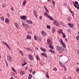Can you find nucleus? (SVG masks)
Instances as JSON below:
<instances>
[{"label": "nucleus", "mask_w": 79, "mask_h": 79, "mask_svg": "<svg viewBox=\"0 0 79 79\" xmlns=\"http://www.w3.org/2000/svg\"><path fill=\"white\" fill-rule=\"evenodd\" d=\"M11 69L13 70V71H14V72H15V73H16V70H15V69L13 68V67H12Z\"/></svg>", "instance_id": "36"}, {"label": "nucleus", "mask_w": 79, "mask_h": 79, "mask_svg": "<svg viewBox=\"0 0 79 79\" xmlns=\"http://www.w3.org/2000/svg\"><path fill=\"white\" fill-rule=\"evenodd\" d=\"M65 40H66V42H68V39H67V38H65Z\"/></svg>", "instance_id": "58"}, {"label": "nucleus", "mask_w": 79, "mask_h": 79, "mask_svg": "<svg viewBox=\"0 0 79 79\" xmlns=\"http://www.w3.org/2000/svg\"><path fill=\"white\" fill-rule=\"evenodd\" d=\"M56 48L58 51H59V52L60 53H61V47H60L58 46H56Z\"/></svg>", "instance_id": "5"}, {"label": "nucleus", "mask_w": 79, "mask_h": 79, "mask_svg": "<svg viewBox=\"0 0 79 79\" xmlns=\"http://www.w3.org/2000/svg\"><path fill=\"white\" fill-rule=\"evenodd\" d=\"M69 11L72 14H73V15H72V16H73V18H74V13H73V12L71 11V10L70 9H69Z\"/></svg>", "instance_id": "22"}, {"label": "nucleus", "mask_w": 79, "mask_h": 79, "mask_svg": "<svg viewBox=\"0 0 79 79\" xmlns=\"http://www.w3.org/2000/svg\"><path fill=\"white\" fill-rule=\"evenodd\" d=\"M77 53L79 55V49L77 51Z\"/></svg>", "instance_id": "59"}, {"label": "nucleus", "mask_w": 79, "mask_h": 79, "mask_svg": "<svg viewBox=\"0 0 79 79\" xmlns=\"http://www.w3.org/2000/svg\"><path fill=\"white\" fill-rule=\"evenodd\" d=\"M73 6H74V7H75V8H77L78 9V10L79 9V6H76V5L75 4H74Z\"/></svg>", "instance_id": "28"}, {"label": "nucleus", "mask_w": 79, "mask_h": 79, "mask_svg": "<svg viewBox=\"0 0 79 79\" xmlns=\"http://www.w3.org/2000/svg\"><path fill=\"white\" fill-rule=\"evenodd\" d=\"M26 1L24 0L23 1V5H25V4H26Z\"/></svg>", "instance_id": "40"}, {"label": "nucleus", "mask_w": 79, "mask_h": 79, "mask_svg": "<svg viewBox=\"0 0 79 79\" xmlns=\"http://www.w3.org/2000/svg\"><path fill=\"white\" fill-rule=\"evenodd\" d=\"M77 26L79 28V24H78Z\"/></svg>", "instance_id": "64"}, {"label": "nucleus", "mask_w": 79, "mask_h": 79, "mask_svg": "<svg viewBox=\"0 0 79 79\" xmlns=\"http://www.w3.org/2000/svg\"><path fill=\"white\" fill-rule=\"evenodd\" d=\"M20 19H22L23 20H26L27 19V17L26 16L23 15V16H21L20 17Z\"/></svg>", "instance_id": "6"}, {"label": "nucleus", "mask_w": 79, "mask_h": 79, "mask_svg": "<svg viewBox=\"0 0 79 79\" xmlns=\"http://www.w3.org/2000/svg\"><path fill=\"white\" fill-rule=\"evenodd\" d=\"M28 57L29 58V59L31 60H32L33 59V56H32L31 54L28 55Z\"/></svg>", "instance_id": "9"}, {"label": "nucleus", "mask_w": 79, "mask_h": 79, "mask_svg": "<svg viewBox=\"0 0 79 79\" xmlns=\"http://www.w3.org/2000/svg\"><path fill=\"white\" fill-rule=\"evenodd\" d=\"M10 9H11V11H13V10H14V8L13 7H11Z\"/></svg>", "instance_id": "52"}, {"label": "nucleus", "mask_w": 79, "mask_h": 79, "mask_svg": "<svg viewBox=\"0 0 79 79\" xmlns=\"http://www.w3.org/2000/svg\"><path fill=\"white\" fill-rule=\"evenodd\" d=\"M76 39L77 40H79V36H77L76 37Z\"/></svg>", "instance_id": "47"}, {"label": "nucleus", "mask_w": 79, "mask_h": 79, "mask_svg": "<svg viewBox=\"0 0 79 79\" xmlns=\"http://www.w3.org/2000/svg\"><path fill=\"white\" fill-rule=\"evenodd\" d=\"M44 15L45 16H47V18H48V16H49V15H48L47 13H45L44 14Z\"/></svg>", "instance_id": "27"}, {"label": "nucleus", "mask_w": 79, "mask_h": 79, "mask_svg": "<svg viewBox=\"0 0 79 79\" xmlns=\"http://www.w3.org/2000/svg\"><path fill=\"white\" fill-rule=\"evenodd\" d=\"M27 25V24H25L24 23H22V25L23 27H26Z\"/></svg>", "instance_id": "30"}, {"label": "nucleus", "mask_w": 79, "mask_h": 79, "mask_svg": "<svg viewBox=\"0 0 79 79\" xmlns=\"http://www.w3.org/2000/svg\"><path fill=\"white\" fill-rule=\"evenodd\" d=\"M28 34H32V32L31 30H28L27 31Z\"/></svg>", "instance_id": "17"}, {"label": "nucleus", "mask_w": 79, "mask_h": 79, "mask_svg": "<svg viewBox=\"0 0 79 79\" xmlns=\"http://www.w3.org/2000/svg\"><path fill=\"white\" fill-rule=\"evenodd\" d=\"M3 43L4 44H5V45L9 49V50H11V48H10V46H9V45L6 43L4 41H3Z\"/></svg>", "instance_id": "7"}, {"label": "nucleus", "mask_w": 79, "mask_h": 79, "mask_svg": "<svg viewBox=\"0 0 79 79\" xmlns=\"http://www.w3.org/2000/svg\"><path fill=\"white\" fill-rule=\"evenodd\" d=\"M52 3L53 5H54V6H55V2H54V1H53V0H52Z\"/></svg>", "instance_id": "37"}, {"label": "nucleus", "mask_w": 79, "mask_h": 79, "mask_svg": "<svg viewBox=\"0 0 79 79\" xmlns=\"http://www.w3.org/2000/svg\"><path fill=\"white\" fill-rule=\"evenodd\" d=\"M15 25L16 28H18V29H19L20 28V27H19V26L17 23H15Z\"/></svg>", "instance_id": "10"}, {"label": "nucleus", "mask_w": 79, "mask_h": 79, "mask_svg": "<svg viewBox=\"0 0 79 79\" xmlns=\"http://www.w3.org/2000/svg\"><path fill=\"white\" fill-rule=\"evenodd\" d=\"M34 39L35 40H37V37H36V36L35 35L34 36Z\"/></svg>", "instance_id": "51"}, {"label": "nucleus", "mask_w": 79, "mask_h": 79, "mask_svg": "<svg viewBox=\"0 0 79 79\" xmlns=\"http://www.w3.org/2000/svg\"><path fill=\"white\" fill-rule=\"evenodd\" d=\"M72 19V18H71V17H69L67 18V19L68 21H71Z\"/></svg>", "instance_id": "18"}, {"label": "nucleus", "mask_w": 79, "mask_h": 79, "mask_svg": "<svg viewBox=\"0 0 79 79\" xmlns=\"http://www.w3.org/2000/svg\"><path fill=\"white\" fill-rule=\"evenodd\" d=\"M41 55L44 57H45V58H47V55L45 53L42 52L41 53Z\"/></svg>", "instance_id": "11"}, {"label": "nucleus", "mask_w": 79, "mask_h": 79, "mask_svg": "<svg viewBox=\"0 0 79 79\" xmlns=\"http://www.w3.org/2000/svg\"><path fill=\"white\" fill-rule=\"evenodd\" d=\"M9 21V19L8 18H6L5 19V22L6 23H8Z\"/></svg>", "instance_id": "21"}, {"label": "nucleus", "mask_w": 79, "mask_h": 79, "mask_svg": "<svg viewBox=\"0 0 79 79\" xmlns=\"http://www.w3.org/2000/svg\"><path fill=\"white\" fill-rule=\"evenodd\" d=\"M20 52L21 53V55H22L23 56H24V54L23 53V52H22L21 51H20Z\"/></svg>", "instance_id": "39"}, {"label": "nucleus", "mask_w": 79, "mask_h": 79, "mask_svg": "<svg viewBox=\"0 0 79 79\" xmlns=\"http://www.w3.org/2000/svg\"><path fill=\"white\" fill-rule=\"evenodd\" d=\"M47 41L48 44L49 45V48H50L52 49H53V46H52V42L49 39L47 40Z\"/></svg>", "instance_id": "2"}, {"label": "nucleus", "mask_w": 79, "mask_h": 79, "mask_svg": "<svg viewBox=\"0 0 79 79\" xmlns=\"http://www.w3.org/2000/svg\"><path fill=\"white\" fill-rule=\"evenodd\" d=\"M52 31H53L52 32L53 33H54V32H55V29L54 27H52Z\"/></svg>", "instance_id": "34"}, {"label": "nucleus", "mask_w": 79, "mask_h": 79, "mask_svg": "<svg viewBox=\"0 0 79 79\" xmlns=\"http://www.w3.org/2000/svg\"><path fill=\"white\" fill-rule=\"evenodd\" d=\"M33 14H34L35 16L36 17V18H37V12L34 10L33 11Z\"/></svg>", "instance_id": "15"}, {"label": "nucleus", "mask_w": 79, "mask_h": 79, "mask_svg": "<svg viewBox=\"0 0 79 79\" xmlns=\"http://www.w3.org/2000/svg\"><path fill=\"white\" fill-rule=\"evenodd\" d=\"M60 42L63 47H66V44H65L64 43V42H63V40H60Z\"/></svg>", "instance_id": "8"}, {"label": "nucleus", "mask_w": 79, "mask_h": 79, "mask_svg": "<svg viewBox=\"0 0 79 79\" xmlns=\"http://www.w3.org/2000/svg\"><path fill=\"white\" fill-rule=\"evenodd\" d=\"M32 74H29L28 75V79H31L32 78Z\"/></svg>", "instance_id": "20"}, {"label": "nucleus", "mask_w": 79, "mask_h": 79, "mask_svg": "<svg viewBox=\"0 0 79 79\" xmlns=\"http://www.w3.org/2000/svg\"><path fill=\"white\" fill-rule=\"evenodd\" d=\"M33 74H34L35 73V71H33L32 72V73Z\"/></svg>", "instance_id": "53"}, {"label": "nucleus", "mask_w": 79, "mask_h": 79, "mask_svg": "<svg viewBox=\"0 0 79 79\" xmlns=\"http://www.w3.org/2000/svg\"><path fill=\"white\" fill-rule=\"evenodd\" d=\"M41 34L43 35H44V36H45L46 35H47V34L44 31H41Z\"/></svg>", "instance_id": "12"}, {"label": "nucleus", "mask_w": 79, "mask_h": 79, "mask_svg": "<svg viewBox=\"0 0 79 79\" xmlns=\"http://www.w3.org/2000/svg\"><path fill=\"white\" fill-rule=\"evenodd\" d=\"M7 15L8 17H9V16H10V15L9 14H7Z\"/></svg>", "instance_id": "61"}, {"label": "nucleus", "mask_w": 79, "mask_h": 79, "mask_svg": "<svg viewBox=\"0 0 79 79\" xmlns=\"http://www.w3.org/2000/svg\"><path fill=\"white\" fill-rule=\"evenodd\" d=\"M24 49H27V50H28V51H30V52H31V51H32V50H31V49L29 48H24Z\"/></svg>", "instance_id": "26"}, {"label": "nucleus", "mask_w": 79, "mask_h": 79, "mask_svg": "<svg viewBox=\"0 0 79 79\" xmlns=\"http://www.w3.org/2000/svg\"><path fill=\"white\" fill-rule=\"evenodd\" d=\"M71 77H70V76H69L68 77V79H71Z\"/></svg>", "instance_id": "56"}, {"label": "nucleus", "mask_w": 79, "mask_h": 79, "mask_svg": "<svg viewBox=\"0 0 79 79\" xmlns=\"http://www.w3.org/2000/svg\"><path fill=\"white\" fill-rule=\"evenodd\" d=\"M72 3H73V4H75V5H78V6H79V3H78L77 1H75V2H73Z\"/></svg>", "instance_id": "13"}, {"label": "nucleus", "mask_w": 79, "mask_h": 79, "mask_svg": "<svg viewBox=\"0 0 79 79\" xmlns=\"http://www.w3.org/2000/svg\"><path fill=\"white\" fill-rule=\"evenodd\" d=\"M35 49H37V50H39V48L37 47H36L35 48Z\"/></svg>", "instance_id": "63"}, {"label": "nucleus", "mask_w": 79, "mask_h": 79, "mask_svg": "<svg viewBox=\"0 0 79 79\" xmlns=\"http://www.w3.org/2000/svg\"><path fill=\"white\" fill-rule=\"evenodd\" d=\"M36 60H38V61H40V58H39V56L38 55H37L36 56Z\"/></svg>", "instance_id": "32"}, {"label": "nucleus", "mask_w": 79, "mask_h": 79, "mask_svg": "<svg viewBox=\"0 0 79 79\" xmlns=\"http://www.w3.org/2000/svg\"><path fill=\"white\" fill-rule=\"evenodd\" d=\"M64 71H66L67 69H66V67L65 68H64Z\"/></svg>", "instance_id": "62"}, {"label": "nucleus", "mask_w": 79, "mask_h": 79, "mask_svg": "<svg viewBox=\"0 0 79 79\" xmlns=\"http://www.w3.org/2000/svg\"><path fill=\"white\" fill-rule=\"evenodd\" d=\"M50 52H51V53H55V52L53 51V50H50Z\"/></svg>", "instance_id": "49"}, {"label": "nucleus", "mask_w": 79, "mask_h": 79, "mask_svg": "<svg viewBox=\"0 0 79 79\" xmlns=\"http://www.w3.org/2000/svg\"><path fill=\"white\" fill-rule=\"evenodd\" d=\"M42 51H43V52H46L47 51V50L44 49H42Z\"/></svg>", "instance_id": "46"}, {"label": "nucleus", "mask_w": 79, "mask_h": 79, "mask_svg": "<svg viewBox=\"0 0 79 79\" xmlns=\"http://www.w3.org/2000/svg\"><path fill=\"white\" fill-rule=\"evenodd\" d=\"M37 40L38 42H40V41H41V38L40 37L37 38Z\"/></svg>", "instance_id": "29"}, {"label": "nucleus", "mask_w": 79, "mask_h": 79, "mask_svg": "<svg viewBox=\"0 0 79 79\" xmlns=\"http://www.w3.org/2000/svg\"><path fill=\"white\" fill-rule=\"evenodd\" d=\"M7 60L8 61H9V62H11V61H13V59L10 56H7Z\"/></svg>", "instance_id": "4"}, {"label": "nucleus", "mask_w": 79, "mask_h": 79, "mask_svg": "<svg viewBox=\"0 0 79 79\" xmlns=\"http://www.w3.org/2000/svg\"><path fill=\"white\" fill-rule=\"evenodd\" d=\"M20 74L21 75H23V74H25V73L23 71H21L20 72Z\"/></svg>", "instance_id": "25"}, {"label": "nucleus", "mask_w": 79, "mask_h": 79, "mask_svg": "<svg viewBox=\"0 0 79 79\" xmlns=\"http://www.w3.org/2000/svg\"><path fill=\"white\" fill-rule=\"evenodd\" d=\"M27 39H31V36L29 35H28L27 36Z\"/></svg>", "instance_id": "24"}, {"label": "nucleus", "mask_w": 79, "mask_h": 79, "mask_svg": "<svg viewBox=\"0 0 79 79\" xmlns=\"http://www.w3.org/2000/svg\"><path fill=\"white\" fill-rule=\"evenodd\" d=\"M59 64H60V66H62L63 65L62 63H61L60 62H59Z\"/></svg>", "instance_id": "48"}, {"label": "nucleus", "mask_w": 79, "mask_h": 79, "mask_svg": "<svg viewBox=\"0 0 79 79\" xmlns=\"http://www.w3.org/2000/svg\"><path fill=\"white\" fill-rule=\"evenodd\" d=\"M53 70L55 71H57V69L56 68H54L53 69Z\"/></svg>", "instance_id": "45"}, {"label": "nucleus", "mask_w": 79, "mask_h": 79, "mask_svg": "<svg viewBox=\"0 0 79 79\" xmlns=\"http://www.w3.org/2000/svg\"><path fill=\"white\" fill-rule=\"evenodd\" d=\"M66 46H65V47L63 46V47H61V51H64L66 48Z\"/></svg>", "instance_id": "14"}, {"label": "nucleus", "mask_w": 79, "mask_h": 79, "mask_svg": "<svg viewBox=\"0 0 79 79\" xmlns=\"http://www.w3.org/2000/svg\"><path fill=\"white\" fill-rule=\"evenodd\" d=\"M0 19L2 21H3L4 20V17H0Z\"/></svg>", "instance_id": "35"}, {"label": "nucleus", "mask_w": 79, "mask_h": 79, "mask_svg": "<svg viewBox=\"0 0 79 79\" xmlns=\"http://www.w3.org/2000/svg\"><path fill=\"white\" fill-rule=\"evenodd\" d=\"M44 8L45 9V11H46L47 12H48L49 11L47 9V8H46V6H44Z\"/></svg>", "instance_id": "23"}, {"label": "nucleus", "mask_w": 79, "mask_h": 79, "mask_svg": "<svg viewBox=\"0 0 79 79\" xmlns=\"http://www.w3.org/2000/svg\"><path fill=\"white\" fill-rule=\"evenodd\" d=\"M62 66L64 68H66V67L64 65H63Z\"/></svg>", "instance_id": "57"}, {"label": "nucleus", "mask_w": 79, "mask_h": 79, "mask_svg": "<svg viewBox=\"0 0 79 79\" xmlns=\"http://www.w3.org/2000/svg\"><path fill=\"white\" fill-rule=\"evenodd\" d=\"M48 18H49V19L51 21H53V23L56 26H59V23H58L57 21L56 20H54V19H53V18L52 17L50 16H48Z\"/></svg>", "instance_id": "1"}, {"label": "nucleus", "mask_w": 79, "mask_h": 79, "mask_svg": "<svg viewBox=\"0 0 79 79\" xmlns=\"http://www.w3.org/2000/svg\"><path fill=\"white\" fill-rule=\"evenodd\" d=\"M11 76H14L15 75V73L13 72H11Z\"/></svg>", "instance_id": "42"}, {"label": "nucleus", "mask_w": 79, "mask_h": 79, "mask_svg": "<svg viewBox=\"0 0 79 79\" xmlns=\"http://www.w3.org/2000/svg\"><path fill=\"white\" fill-rule=\"evenodd\" d=\"M29 71L30 72V73L31 72H32V69H29Z\"/></svg>", "instance_id": "55"}, {"label": "nucleus", "mask_w": 79, "mask_h": 79, "mask_svg": "<svg viewBox=\"0 0 79 79\" xmlns=\"http://www.w3.org/2000/svg\"><path fill=\"white\" fill-rule=\"evenodd\" d=\"M47 27L48 29H50V26L48 25H47Z\"/></svg>", "instance_id": "43"}, {"label": "nucleus", "mask_w": 79, "mask_h": 79, "mask_svg": "<svg viewBox=\"0 0 79 79\" xmlns=\"http://www.w3.org/2000/svg\"><path fill=\"white\" fill-rule=\"evenodd\" d=\"M76 72H77V73H79V69L78 68V69H76Z\"/></svg>", "instance_id": "41"}, {"label": "nucleus", "mask_w": 79, "mask_h": 79, "mask_svg": "<svg viewBox=\"0 0 79 79\" xmlns=\"http://www.w3.org/2000/svg\"><path fill=\"white\" fill-rule=\"evenodd\" d=\"M27 23H28V24H32V22L31 20H27Z\"/></svg>", "instance_id": "19"}, {"label": "nucleus", "mask_w": 79, "mask_h": 79, "mask_svg": "<svg viewBox=\"0 0 79 79\" xmlns=\"http://www.w3.org/2000/svg\"><path fill=\"white\" fill-rule=\"evenodd\" d=\"M27 64V62H25L23 64H22V66H24L25 65H26V64Z\"/></svg>", "instance_id": "38"}, {"label": "nucleus", "mask_w": 79, "mask_h": 79, "mask_svg": "<svg viewBox=\"0 0 79 79\" xmlns=\"http://www.w3.org/2000/svg\"><path fill=\"white\" fill-rule=\"evenodd\" d=\"M58 32L59 34L60 33L61 34H63V38H65V37H66V35L64 34V33H63V32H62V29H60V30L59 31H58Z\"/></svg>", "instance_id": "3"}, {"label": "nucleus", "mask_w": 79, "mask_h": 79, "mask_svg": "<svg viewBox=\"0 0 79 79\" xmlns=\"http://www.w3.org/2000/svg\"><path fill=\"white\" fill-rule=\"evenodd\" d=\"M46 76V77H47V78H50V77H49V76H48V72H47Z\"/></svg>", "instance_id": "33"}, {"label": "nucleus", "mask_w": 79, "mask_h": 79, "mask_svg": "<svg viewBox=\"0 0 79 79\" xmlns=\"http://www.w3.org/2000/svg\"><path fill=\"white\" fill-rule=\"evenodd\" d=\"M63 22H60V25H62V24H63Z\"/></svg>", "instance_id": "60"}, {"label": "nucleus", "mask_w": 79, "mask_h": 79, "mask_svg": "<svg viewBox=\"0 0 79 79\" xmlns=\"http://www.w3.org/2000/svg\"><path fill=\"white\" fill-rule=\"evenodd\" d=\"M39 19L40 20L42 19V17L41 16H40L39 17Z\"/></svg>", "instance_id": "54"}, {"label": "nucleus", "mask_w": 79, "mask_h": 79, "mask_svg": "<svg viewBox=\"0 0 79 79\" xmlns=\"http://www.w3.org/2000/svg\"><path fill=\"white\" fill-rule=\"evenodd\" d=\"M68 25L70 27H71V28H73V24H71V23H68Z\"/></svg>", "instance_id": "16"}, {"label": "nucleus", "mask_w": 79, "mask_h": 79, "mask_svg": "<svg viewBox=\"0 0 79 79\" xmlns=\"http://www.w3.org/2000/svg\"><path fill=\"white\" fill-rule=\"evenodd\" d=\"M2 7H3V8H5V7L6 6V5H5V4L4 3L2 4Z\"/></svg>", "instance_id": "44"}, {"label": "nucleus", "mask_w": 79, "mask_h": 79, "mask_svg": "<svg viewBox=\"0 0 79 79\" xmlns=\"http://www.w3.org/2000/svg\"><path fill=\"white\" fill-rule=\"evenodd\" d=\"M26 29H27V30L29 29V25H28V24H27V25L26 26Z\"/></svg>", "instance_id": "31"}, {"label": "nucleus", "mask_w": 79, "mask_h": 79, "mask_svg": "<svg viewBox=\"0 0 79 79\" xmlns=\"http://www.w3.org/2000/svg\"><path fill=\"white\" fill-rule=\"evenodd\" d=\"M63 5L64 6H66V3H64Z\"/></svg>", "instance_id": "50"}]
</instances>
